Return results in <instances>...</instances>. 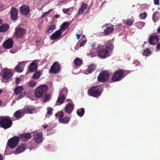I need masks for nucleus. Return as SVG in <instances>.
Wrapping results in <instances>:
<instances>
[{
  "label": "nucleus",
  "mask_w": 160,
  "mask_h": 160,
  "mask_svg": "<svg viewBox=\"0 0 160 160\" xmlns=\"http://www.w3.org/2000/svg\"><path fill=\"white\" fill-rule=\"evenodd\" d=\"M102 48V46L100 44L97 47L98 56L100 58H104L108 56V53L113 49L114 45L112 44H110L105 47V49L101 50Z\"/></svg>",
  "instance_id": "obj_1"
},
{
  "label": "nucleus",
  "mask_w": 160,
  "mask_h": 160,
  "mask_svg": "<svg viewBox=\"0 0 160 160\" xmlns=\"http://www.w3.org/2000/svg\"><path fill=\"white\" fill-rule=\"evenodd\" d=\"M48 89V87L45 85H42L37 87L34 93L36 98H39L44 97L45 94Z\"/></svg>",
  "instance_id": "obj_2"
},
{
  "label": "nucleus",
  "mask_w": 160,
  "mask_h": 160,
  "mask_svg": "<svg viewBox=\"0 0 160 160\" xmlns=\"http://www.w3.org/2000/svg\"><path fill=\"white\" fill-rule=\"evenodd\" d=\"M12 124V121L9 116L3 117L0 120V127L4 129L10 128Z\"/></svg>",
  "instance_id": "obj_3"
},
{
  "label": "nucleus",
  "mask_w": 160,
  "mask_h": 160,
  "mask_svg": "<svg viewBox=\"0 0 160 160\" xmlns=\"http://www.w3.org/2000/svg\"><path fill=\"white\" fill-rule=\"evenodd\" d=\"M102 93V91L99 86H93L88 90V94L89 96L94 97H99Z\"/></svg>",
  "instance_id": "obj_4"
},
{
  "label": "nucleus",
  "mask_w": 160,
  "mask_h": 160,
  "mask_svg": "<svg viewBox=\"0 0 160 160\" xmlns=\"http://www.w3.org/2000/svg\"><path fill=\"white\" fill-rule=\"evenodd\" d=\"M126 71L122 69L117 70L114 72L112 77V80L113 82L120 81L123 78L124 73Z\"/></svg>",
  "instance_id": "obj_5"
},
{
  "label": "nucleus",
  "mask_w": 160,
  "mask_h": 160,
  "mask_svg": "<svg viewBox=\"0 0 160 160\" xmlns=\"http://www.w3.org/2000/svg\"><path fill=\"white\" fill-rule=\"evenodd\" d=\"M19 140L18 136H13L8 140L7 145L11 149L14 148L18 145Z\"/></svg>",
  "instance_id": "obj_6"
},
{
  "label": "nucleus",
  "mask_w": 160,
  "mask_h": 160,
  "mask_svg": "<svg viewBox=\"0 0 160 160\" xmlns=\"http://www.w3.org/2000/svg\"><path fill=\"white\" fill-rule=\"evenodd\" d=\"M109 74L106 71L101 72L98 77V81L101 82H105L109 79Z\"/></svg>",
  "instance_id": "obj_7"
},
{
  "label": "nucleus",
  "mask_w": 160,
  "mask_h": 160,
  "mask_svg": "<svg viewBox=\"0 0 160 160\" xmlns=\"http://www.w3.org/2000/svg\"><path fill=\"white\" fill-rule=\"evenodd\" d=\"M60 65L57 62H55L51 67L49 70V72L52 74H56L60 70Z\"/></svg>",
  "instance_id": "obj_8"
},
{
  "label": "nucleus",
  "mask_w": 160,
  "mask_h": 160,
  "mask_svg": "<svg viewBox=\"0 0 160 160\" xmlns=\"http://www.w3.org/2000/svg\"><path fill=\"white\" fill-rule=\"evenodd\" d=\"M25 33V29L22 28H17L15 29L14 35L17 39H19L22 37L24 35Z\"/></svg>",
  "instance_id": "obj_9"
},
{
  "label": "nucleus",
  "mask_w": 160,
  "mask_h": 160,
  "mask_svg": "<svg viewBox=\"0 0 160 160\" xmlns=\"http://www.w3.org/2000/svg\"><path fill=\"white\" fill-rule=\"evenodd\" d=\"M3 78L6 80H8L12 76V73L10 70L4 68L2 71Z\"/></svg>",
  "instance_id": "obj_10"
},
{
  "label": "nucleus",
  "mask_w": 160,
  "mask_h": 160,
  "mask_svg": "<svg viewBox=\"0 0 160 160\" xmlns=\"http://www.w3.org/2000/svg\"><path fill=\"white\" fill-rule=\"evenodd\" d=\"M20 12L21 14L26 16L30 12V8L28 6L24 4L20 8Z\"/></svg>",
  "instance_id": "obj_11"
},
{
  "label": "nucleus",
  "mask_w": 160,
  "mask_h": 160,
  "mask_svg": "<svg viewBox=\"0 0 160 160\" xmlns=\"http://www.w3.org/2000/svg\"><path fill=\"white\" fill-rule=\"evenodd\" d=\"M42 132L37 133L34 134L33 140L37 143H39L42 142Z\"/></svg>",
  "instance_id": "obj_12"
},
{
  "label": "nucleus",
  "mask_w": 160,
  "mask_h": 160,
  "mask_svg": "<svg viewBox=\"0 0 160 160\" xmlns=\"http://www.w3.org/2000/svg\"><path fill=\"white\" fill-rule=\"evenodd\" d=\"M18 10L14 8H11L10 13L12 19L13 20H16L18 18Z\"/></svg>",
  "instance_id": "obj_13"
},
{
  "label": "nucleus",
  "mask_w": 160,
  "mask_h": 160,
  "mask_svg": "<svg viewBox=\"0 0 160 160\" xmlns=\"http://www.w3.org/2000/svg\"><path fill=\"white\" fill-rule=\"evenodd\" d=\"M38 66L37 63L32 62L28 67V70L30 72H33L37 71Z\"/></svg>",
  "instance_id": "obj_14"
},
{
  "label": "nucleus",
  "mask_w": 160,
  "mask_h": 160,
  "mask_svg": "<svg viewBox=\"0 0 160 160\" xmlns=\"http://www.w3.org/2000/svg\"><path fill=\"white\" fill-rule=\"evenodd\" d=\"M65 98V96L63 95L62 92H59V96L57 101L56 104L57 105H60L63 104L64 102Z\"/></svg>",
  "instance_id": "obj_15"
},
{
  "label": "nucleus",
  "mask_w": 160,
  "mask_h": 160,
  "mask_svg": "<svg viewBox=\"0 0 160 160\" xmlns=\"http://www.w3.org/2000/svg\"><path fill=\"white\" fill-rule=\"evenodd\" d=\"M31 137V135L29 133H23L21 134L20 139L23 141L26 142Z\"/></svg>",
  "instance_id": "obj_16"
},
{
  "label": "nucleus",
  "mask_w": 160,
  "mask_h": 160,
  "mask_svg": "<svg viewBox=\"0 0 160 160\" xmlns=\"http://www.w3.org/2000/svg\"><path fill=\"white\" fill-rule=\"evenodd\" d=\"M13 44V41H5L2 44V46L5 48L9 49L12 47Z\"/></svg>",
  "instance_id": "obj_17"
},
{
  "label": "nucleus",
  "mask_w": 160,
  "mask_h": 160,
  "mask_svg": "<svg viewBox=\"0 0 160 160\" xmlns=\"http://www.w3.org/2000/svg\"><path fill=\"white\" fill-rule=\"evenodd\" d=\"M74 107V106L72 103H68L65 107L64 111L65 112L70 114L72 112Z\"/></svg>",
  "instance_id": "obj_18"
},
{
  "label": "nucleus",
  "mask_w": 160,
  "mask_h": 160,
  "mask_svg": "<svg viewBox=\"0 0 160 160\" xmlns=\"http://www.w3.org/2000/svg\"><path fill=\"white\" fill-rule=\"evenodd\" d=\"M62 33L61 30H59L56 31L50 36V39L54 40L58 38L60 36Z\"/></svg>",
  "instance_id": "obj_19"
},
{
  "label": "nucleus",
  "mask_w": 160,
  "mask_h": 160,
  "mask_svg": "<svg viewBox=\"0 0 160 160\" xmlns=\"http://www.w3.org/2000/svg\"><path fill=\"white\" fill-rule=\"evenodd\" d=\"M88 5L87 4L85 3H83L81 6L80 8L78 11V14L79 15H81L83 14V12L86 10L88 7Z\"/></svg>",
  "instance_id": "obj_20"
},
{
  "label": "nucleus",
  "mask_w": 160,
  "mask_h": 160,
  "mask_svg": "<svg viewBox=\"0 0 160 160\" xmlns=\"http://www.w3.org/2000/svg\"><path fill=\"white\" fill-rule=\"evenodd\" d=\"M24 62H22L19 63L14 68V70L18 72H21L23 70V68L22 66L24 64Z\"/></svg>",
  "instance_id": "obj_21"
},
{
  "label": "nucleus",
  "mask_w": 160,
  "mask_h": 160,
  "mask_svg": "<svg viewBox=\"0 0 160 160\" xmlns=\"http://www.w3.org/2000/svg\"><path fill=\"white\" fill-rule=\"evenodd\" d=\"M26 145L24 144L19 145L16 149L15 152L17 153H21L25 150Z\"/></svg>",
  "instance_id": "obj_22"
},
{
  "label": "nucleus",
  "mask_w": 160,
  "mask_h": 160,
  "mask_svg": "<svg viewBox=\"0 0 160 160\" xmlns=\"http://www.w3.org/2000/svg\"><path fill=\"white\" fill-rule=\"evenodd\" d=\"M24 113L21 110L17 111L14 114V116L17 119L21 118L23 115Z\"/></svg>",
  "instance_id": "obj_23"
},
{
  "label": "nucleus",
  "mask_w": 160,
  "mask_h": 160,
  "mask_svg": "<svg viewBox=\"0 0 160 160\" xmlns=\"http://www.w3.org/2000/svg\"><path fill=\"white\" fill-rule=\"evenodd\" d=\"M97 68L96 66L94 64L89 65L87 69V72L90 73L93 72Z\"/></svg>",
  "instance_id": "obj_24"
},
{
  "label": "nucleus",
  "mask_w": 160,
  "mask_h": 160,
  "mask_svg": "<svg viewBox=\"0 0 160 160\" xmlns=\"http://www.w3.org/2000/svg\"><path fill=\"white\" fill-rule=\"evenodd\" d=\"M114 30V26L108 27L104 31L103 33L106 35H109L112 33Z\"/></svg>",
  "instance_id": "obj_25"
},
{
  "label": "nucleus",
  "mask_w": 160,
  "mask_h": 160,
  "mask_svg": "<svg viewBox=\"0 0 160 160\" xmlns=\"http://www.w3.org/2000/svg\"><path fill=\"white\" fill-rule=\"evenodd\" d=\"M70 119V118L68 117H66L64 118H63V117H62V118H59L58 121L60 123L65 124L69 122Z\"/></svg>",
  "instance_id": "obj_26"
},
{
  "label": "nucleus",
  "mask_w": 160,
  "mask_h": 160,
  "mask_svg": "<svg viewBox=\"0 0 160 160\" xmlns=\"http://www.w3.org/2000/svg\"><path fill=\"white\" fill-rule=\"evenodd\" d=\"M9 25L6 23L2 24L0 27V32L7 31L9 28Z\"/></svg>",
  "instance_id": "obj_27"
},
{
  "label": "nucleus",
  "mask_w": 160,
  "mask_h": 160,
  "mask_svg": "<svg viewBox=\"0 0 160 160\" xmlns=\"http://www.w3.org/2000/svg\"><path fill=\"white\" fill-rule=\"evenodd\" d=\"M33 110V109L32 108V107L30 106H28L24 108L22 111L24 114L25 113H32Z\"/></svg>",
  "instance_id": "obj_28"
},
{
  "label": "nucleus",
  "mask_w": 160,
  "mask_h": 160,
  "mask_svg": "<svg viewBox=\"0 0 160 160\" xmlns=\"http://www.w3.org/2000/svg\"><path fill=\"white\" fill-rule=\"evenodd\" d=\"M23 90L22 87L18 86L14 89V92L16 94L18 95L22 92Z\"/></svg>",
  "instance_id": "obj_29"
},
{
  "label": "nucleus",
  "mask_w": 160,
  "mask_h": 160,
  "mask_svg": "<svg viewBox=\"0 0 160 160\" xmlns=\"http://www.w3.org/2000/svg\"><path fill=\"white\" fill-rule=\"evenodd\" d=\"M83 61L78 58H76L74 60V63L76 66L81 65Z\"/></svg>",
  "instance_id": "obj_30"
},
{
  "label": "nucleus",
  "mask_w": 160,
  "mask_h": 160,
  "mask_svg": "<svg viewBox=\"0 0 160 160\" xmlns=\"http://www.w3.org/2000/svg\"><path fill=\"white\" fill-rule=\"evenodd\" d=\"M70 23L68 22H66L63 23L61 27V30L64 31L68 29Z\"/></svg>",
  "instance_id": "obj_31"
},
{
  "label": "nucleus",
  "mask_w": 160,
  "mask_h": 160,
  "mask_svg": "<svg viewBox=\"0 0 160 160\" xmlns=\"http://www.w3.org/2000/svg\"><path fill=\"white\" fill-rule=\"evenodd\" d=\"M85 113L84 109L83 108L79 109L77 111V115L80 117H82Z\"/></svg>",
  "instance_id": "obj_32"
},
{
  "label": "nucleus",
  "mask_w": 160,
  "mask_h": 160,
  "mask_svg": "<svg viewBox=\"0 0 160 160\" xmlns=\"http://www.w3.org/2000/svg\"><path fill=\"white\" fill-rule=\"evenodd\" d=\"M56 27L55 25H51L47 29L46 31V33L47 34H50V33H52L54 30L56 29Z\"/></svg>",
  "instance_id": "obj_33"
},
{
  "label": "nucleus",
  "mask_w": 160,
  "mask_h": 160,
  "mask_svg": "<svg viewBox=\"0 0 160 160\" xmlns=\"http://www.w3.org/2000/svg\"><path fill=\"white\" fill-rule=\"evenodd\" d=\"M40 76V72L39 71H37L33 74L32 78L33 79H37L39 78Z\"/></svg>",
  "instance_id": "obj_34"
},
{
  "label": "nucleus",
  "mask_w": 160,
  "mask_h": 160,
  "mask_svg": "<svg viewBox=\"0 0 160 160\" xmlns=\"http://www.w3.org/2000/svg\"><path fill=\"white\" fill-rule=\"evenodd\" d=\"M159 13L156 12H155L153 16L152 19L154 22H156L159 19Z\"/></svg>",
  "instance_id": "obj_35"
},
{
  "label": "nucleus",
  "mask_w": 160,
  "mask_h": 160,
  "mask_svg": "<svg viewBox=\"0 0 160 160\" xmlns=\"http://www.w3.org/2000/svg\"><path fill=\"white\" fill-rule=\"evenodd\" d=\"M151 53V52L149 48H148L144 50L143 55L146 56H150Z\"/></svg>",
  "instance_id": "obj_36"
},
{
  "label": "nucleus",
  "mask_w": 160,
  "mask_h": 160,
  "mask_svg": "<svg viewBox=\"0 0 160 160\" xmlns=\"http://www.w3.org/2000/svg\"><path fill=\"white\" fill-rule=\"evenodd\" d=\"M36 83V82L33 80H30L28 83V86L30 87H33Z\"/></svg>",
  "instance_id": "obj_37"
},
{
  "label": "nucleus",
  "mask_w": 160,
  "mask_h": 160,
  "mask_svg": "<svg viewBox=\"0 0 160 160\" xmlns=\"http://www.w3.org/2000/svg\"><path fill=\"white\" fill-rule=\"evenodd\" d=\"M148 40H160V36L152 35L149 38Z\"/></svg>",
  "instance_id": "obj_38"
},
{
  "label": "nucleus",
  "mask_w": 160,
  "mask_h": 160,
  "mask_svg": "<svg viewBox=\"0 0 160 160\" xmlns=\"http://www.w3.org/2000/svg\"><path fill=\"white\" fill-rule=\"evenodd\" d=\"M44 97V102H48L51 99V96L49 94H45Z\"/></svg>",
  "instance_id": "obj_39"
},
{
  "label": "nucleus",
  "mask_w": 160,
  "mask_h": 160,
  "mask_svg": "<svg viewBox=\"0 0 160 160\" xmlns=\"http://www.w3.org/2000/svg\"><path fill=\"white\" fill-rule=\"evenodd\" d=\"M147 16V13L146 12H144L141 13L139 15V17L141 19H144L146 18Z\"/></svg>",
  "instance_id": "obj_40"
},
{
  "label": "nucleus",
  "mask_w": 160,
  "mask_h": 160,
  "mask_svg": "<svg viewBox=\"0 0 160 160\" xmlns=\"http://www.w3.org/2000/svg\"><path fill=\"white\" fill-rule=\"evenodd\" d=\"M68 89L66 87H64L63 88L62 90L60 92H62L63 95L65 96L67 94Z\"/></svg>",
  "instance_id": "obj_41"
},
{
  "label": "nucleus",
  "mask_w": 160,
  "mask_h": 160,
  "mask_svg": "<svg viewBox=\"0 0 160 160\" xmlns=\"http://www.w3.org/2000/svg\"><path fill=\"white\" fill-rule=\"evenodd\" d=\"M53 110L51 108L48 107L47 109V114L49 115H52V112Z\"/></svg>",
  "instance_id": "obj_42"
},
{
  "label": "nucleus",
  "mask_w": 160,
  "mask_h": 160,
  "mask_svg": "<svg viewBox=\"0 0 160 160\" xmlns=\"http://www.w3.org/2000/svg\"><path fill=\"white\" fill-rule=\"evenodd\" d=\"M134 22V20H129L126 21L124 22V23L126 25H131Z\"/></svg>",
  "instance_id": "obj_43"
},
{
  "label": "nucleus",
  "mask_w": 160,
  "mask_h": 160,
  "mask_svg": "<svg viewBox=\"0 0 160 160\" xmlns=\"http://www.w3.org/2000/svg\"><path fill=\"white\" fill-rule=\"evenodd\" d=\"M55 116L57 117H59L60 118H62V117H64L63 113L61 111L55 114Z\"/></svg>",
  "instance_id": "obj_44"
},
{
  "label": "nucleus",
  "mask_w": 160,
  "mask_h": 160,
  "mask_svg": "<svg viewBox=\"0 0 160 160\" xmlns=\"http://www.w3.org/2000/svg\"><path fill=\"white\" fill-rule=\"evenodd\" d=\"M26 95V93H23L22 94H20L19 95L18 97V99H20L24 97Z\"/></svg>",
  "instance_id": "obj_45"
},
{
  "label": "nucleus",
  "mask_w": 160,
  "mask_h": 160,
  "mask_svg": "<svg viewBox=\"0 0 160 160\" xmlns=\"http://www.w3.org/2000/svg\"><path fill=\"white\" fill-rule=\"evenodd\" d=\"M97 53L96 52H91L90 53V55L92 57H93L97 55Z\"/></svg>",
  "instance_id": "obj_46"
},
{
  "label": "nucleus",
  "mask_w": 160,
  "mask_h": 160,
  "mask_svg": "<svg viewBox=\"0 0 160 160\" xmlns=\"http://www.w3.org/2000/svg\"><path fill=\"white\" fill-rule=\"evenodd\" d=\"M21 81V80L19 78H17L15 80V83L16 84H18Z\"/></svg>",
  "instance_id": "obj_47"
},
{
  "label": "nucleus",
  "mask_w": 160,
  "mask_h": 160,
  "mask_svg": "<svg viewBox=\"0 0 160 160\" xmlns=\"http://www.w3.org/2000/svg\"><path fill=\"white\" fill-rule=\"evenodd\" d=\"M69 11V8H63L62 11L64 13H67Z\"/></svg>",
  "instance_id": "obj_48"
},
{
  "label": "nucleus",
  "mask_w": 160,
  "mask_h": 160,
  "mask_svg": "<svg viewBox=\"0 0 160 160\" xmlns=\"http://www.w3.org/2000/svg\"><path fill=\"white\" fill-rule=\"evenodd\" d=\"M86 41H82L80 43V46L82 47L84 46L86 43Z\"/></svg>",
  "instance_id": "obj_49"
},
{
  "label": "nucleus",
  "mask_w": 160,
  "mask_h": 160,
  "mask_svg": "<svg viewBox=\"0 0 160 160\" xmlns=\"http://www.w3.org/2000/svg\"><path fill=\"white\" fill-rule=\"evenodd\" d=\"M17 51L16 49H12L10 50V52L12 53H14Z\"/></svg>",
  "instance_id": "obj_50"
},
{
  "label": "nucleus",
  "mask_w": 160,
  "mask_h": 160,
  "mask_svg": "<svg viewBox=\"0 0 160 160\" xmlns=\"http://www.w3.org/2000/svg\"><path fill=\"white\" fill-rule=\"evenodd\" d=\"M154 41H156V42H158V41H149V43L152 45L154 44L155 43Z\"/></svg>",
  "instance_id": "obj_51"
},
{
  "label": "nucleus",
  "mask_w": 160,
  "mask_h": 160,
  "mask_svg": "<svg viewBox=\"0 0 160 160\" xmlns=\"http://www.w3.org/2000/svg\"><path fill=\"white\" fill-rule=\"evenodd\" d=\"M154 4L155 5H158L159 4V0H154Z\"/></svg>",
  "instance_id": "obj_52"
},
{
  "label": "nucleus",
  "mask_w": 160,
  "mask_h": 160,
  "mask_svg": "<svg viewBox=\"0 0 160 160\" xmlns=\"http://www.w3.org/2000/svg\"><path fill=\"white\" fill-rule=\"evenodd\" d=\"M76 36L77 37V39L79 40L80 38L81 35L80 34H78L76 35Z\"/></svg>",
  "instance_id": "obj_53"
},
{
  "label": "nucleus",
  "mask_w": 160,
  "mask_h": 160,
  "mask_svg": "<svg viewBox=\"0 0 160 160\" xmlns=\"http://www.w3.org/2000/svg\"><path fill=\"white\" fill-rule=\"evenodd\" d=\"M157 49H160V43H159L157 44Z\"/></svg>",
  "instance_id": "obj_54"
},
{
  "label": "nucleus",
  "mask_w": 160,
  "mask_h": 160,
  "mask_svg": "<svg viewBox=\"0 0 160 160\" xmlns=\"http://www.w3.org/2000/svg\"><path fill=\"white\" fill-rule=\"evenodd\" d=\"M3 158L2 154L0 153V160H3Z\"/></svg>",
  "instance_id": "obj_55"
},
{
  "label": "nucleus",
  "mask_w": 160,
  "mask_h": 160,
  "mask_svg": "<svg viewBox=\"0 0 160 160\" xmlns=\"http://www.w3.org/2000/svg\"><path fill=\"white\" fill-rule=\"evenodd\" d=\"M139 23L141 24L142 26L143 27L144 26V23L142 22H139Z\"/></svg>",
  "instance_id": "obj_56"
},
{
  "label": "nucleus",
  "mask_w": 160,
  "mask_h": 160,
  "mask_svg": "<svg viewBox=\"0 0 160 160\" xmlns=\"http://www.w3.org/2000/svg\"><path fill=\"white\" fill-rule=\"evenodd\" d=\"M43 127L44 129H46L48 127V125H45L43 126Z\"/></svg>",
  "instance_id": "obj_57"
},
{
  "label": "nucleus",
  "mask_w": 160,
  "mask_h": 160,
  "mask_svg": "<svg viewBox=\"0 0 160 160\" xmlns=\"http://www.w3.org/2000/svg\"><path fill=\"white\" fill-rule=\"evenodd\" d=\"M157 31L158 32H160V26L158 27V29H157Z\"/></svg>",
  "instance_id": "obj_58"
},
{
  "label": "nucleus",
  "mask_w": 160,
  "mask_h": 160,
  "mask_svg": "<svg viewBox=\"0 0 160 160\" xmlns=\"http://www.w3.org/2000/svg\"><path fill=\"white\" fill-rule=\"evenodd\" d=\"M95 46V44H93L92 45V48H94V46Z\"/></svg>",
  "instance_id": "obj_59"
},
{
  "label": "nucleus",
  "mask_w": 160,
  "mask_h": 160,
  "mask_svg": "<svg viewBox=\"0 0 160 160\" xmlns=\"http://www.w3.org/2000/svg\"><path fill=\"white\" fill-rule=\"evenodd\" d=\"M85 36H83L82 37V39H84L83 40H84V39H85Z\"/></svg>",
  "instance_id": "obj_60"
},
{
  "label": "nucleus",
  "mask_w": 160,
  "mask_h": 160,
  "mask_svg": "<svg viewBox=\"0 0 160 160\" xmlns=\"http://www.w3.org/2000/svg\"><path fill=\"white\" fill-rule=\"evenodd\" d=\"M2 22V20L0 19V24H1Z\"/></svg>",
  "instance_id": "obj_61"
},
{
  "label": "nucleus",
  "mask_w": 160,
  "mask_h": 160,
  "mask_svg": "<svg viewBox=\"0 0 160 160\" xmlns=\"http://www.w3.org/2000/svg\"><path fill=\"white\" fill-rule=\"evenodd\" d=\"M39 42H40V41H39V40L36 41V42L37 43H39Z\"/></svg>",
  "instance_id": "obj_62"
},
{
  "label": "nucleus",
  "mask_w": 160,
  "mask_h": 160,
  "mask_svg": "<svg viewBox=\"0 0 160 160\" xmlns=\"http://www.w3.org/2000/svg\"><path fill=\"white\" fill-rule=\"evenodd\" d=\"M51 10H52V9H51L50 10H48L46 13H49L51 11Z\"/></svg>",
  "instance_id": "obj_63"
},
{
  "label": "nucleus",
  "mask_w": 160,
  "mask_h": 160,
  "mask_svg": "<svg viewBox=\"0 0 160 160\" xmlns=\"http://www.w3.org/2000/svg\"><path fill=\"white\" fill-rule=\"evenodd\" d=\"M7 40H12V39L11 38H8Z\"/></svg>",
  "instance_id": "obj_64"
}]
</instances>
